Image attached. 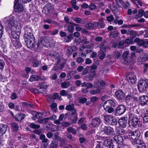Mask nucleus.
Masks as SVG:
<instances>
[{
    "mask_svg": "<svg viewBox=\"0 0 148 148\" xmlns=\"http://www.w3.org/2000/svg\"><path fill=\"white\" fill-rule=\"evenodd\" d=\"M21 104L23 107H27L28 108H32L34 105L33 104L30 103L29 102H22Z\"/></svg>",
    "mask_w": 148,
    "mask_h": 148,
    "instance_id": "ea45409f",
    "label": "nucleus"
},
{
    "mask_svg": "<svg viewBox=\"0 0 148 148\" xmlns=\"http://www.w3.org/2000/svg\"><path fill=\"white\" fill-rule=\"evenodd\" d=\"M138 90L140 93L146 92L148 89V79H140L137 84Z\"/></svg>",
    "mask_w": 148,
    "mask_h": 148,
    "instance_id": "7ed1b4c3",
    "label": "nucleus"
},
{
    "mask_svg": "<svg viewBox=\"0 0 148 148\" xmlns=\"http://www.w3.org/2000/svg\"><path fill=\"white\" fill-rule=\"evenodd\" d=\"M117 123V119H116L113 118V117H112L108 124L111 125H116Z\"/></svg>",
    "mask_w": 148,
    "mask_h": 148,
    "instance_id": "c03bdc74",
    "label": "nucleus"
},
{
    "mask_svg": "<svg viewBox=\"0 0 148 148\" xmlns=\"http://www.w3.org/2000/svg\"><path fill=\"white\" fill-rule=\"evenodd\" d=\"M21 28L20 26V25H17L16 26L14 27V29L12 30V31L15 32L20 33H21Z\"/></svg>",
    "mask_w": 148,
    "mask_h": 148,
    "instance_id": "79ce46f5",
    "label": "nucleus"
},
{
    "mask_svg": "<svg viewBox=\"0 0 148 148\" xmlns=\"http://www.w3.org/2000/svg\"><path fill=\"white\" fill-rule=\"evenodd\" d=\"M60 145L61 146H64L66 144V141L64 139H59Z\"/></svg>",
    "mask_w": 148,
    "mask_h": 148,
    "instance_id": "4d7b16f0",
    "label": "nucleus"
},
{
    "mask_svg": "<svg viewBox=\"0 0 148 148\" xmlns=\"http://www.w3.org/2000/svg\"><path fill=\"white\" fill-rule=\"evenodd\" d=\"M79 102L82 104L84 103L87 100V99L85 97H80L78 98Z\"/></svg>",
    "mask_w": 148,
    "mask_h": 148,
    "instance_id": "a18cd8bd",
    "label": "nucleus"
},
{
    "mask_svg": "<svg viewBox=\"0 0 148 148\" xmlns=\"http://www.w3.org/2000/svg\"><path fill=\"white\" fill-rule=\"evenodd\" d=\"M144 10L142 9H140L138 10V13L136 15L137 18H140L144 16Z\"/></svg>",
    "mask_w": 148,
    "mask_h": 148,
    "instance_id": "72a5a7b5",
    "label": "nucleus"
},
{
    "mask_svg": "<svg viewBox=\"0 0 148 148\" xmlns=\"http://www.w3.org/2000/svg\"><path fill=\"white\" fill-rule=\"evenodd\" d=\"M5 63L3 60H0V69L2 70L4 69V66Z\"/></svg>",
    "mask_w": 148,
    "mask_h": 148,
    "instance_id": "338daca9",
    "label": "nucleus"
},
{
    "mask_svg": "<svg viewBox=\"0 0 148 148\" xmlns=\"http://www.w3.org/2000/svg\"><path fill=\"white\" fill-rule=\"evenodd\" d=\"M72 34H70L64 38V41L66 42H69L71 41L72 38Z\"/></svg>",
    "mask_w": 148,
    "mask_h": 148,
    "instance_id": "49530a36",
    "label": "nucleus"
},
{
    "mask_svg": "<svg viewBox=\"0 0 148 148\" xmlns=\"http://www.w3.org/2000/svg\"><path fill=\"white\" fill-rule=\"evenodd\" d=\"M101 129V130L102 132H104L105 133L108 135H114L115 133L114 129L110 126L102 125Z\"/></svg>",
    "mask_w": 148,
    "mask_h": 148,
    "instance_id": "423d86ee",
    "label": "nucleus"
},
{
    "mask_svg": "<svg viewBox=\"0 0 148 148\" xmlns=\"http://www.w3.org/2000/svg\"><path fill=\"white\" fill-rule=\"evenodd\" d=\"M121 127H117L116 129V133L118 135H115L113 137V139H123V136L121 135H123L125 133V130L123 128H121Z\"/></svg>",
    "mask_w": 148,
    "mask_h": 148,
    "instance_id": "1a4fd4ad",
    "label": "nucleus"
},
{
    "mask_svg": "<svg viewBox=\"0 0 148 148\" xmlns=\"http://www.w3.org/2000/svg\"><path fill=\"white\" fill-rule=\"evenodd\" d=\"M12 42L13 45V46L16 48H20L22 47L21 43L20 42L19 39L12 40Z\"/></svg>",
    "mask_w": 148,
    "mask_h": 148,
    "instance_id": "5701e85b",
    "label": "nucleus"
},
{
    "mask_svg": "<svg viewBox=\"0 0 148 148\" xmlns=\"http://www.w3.org/2000/svg\"><path fill=\"white\" fill-rule=\"evenodd\" d=\"M96 90H92L90 91V93L92 95H95L96 94H100L101 92V90L99 88H97Z\"/></svg>",
    "mask_w": 148,
    "mask_h": 148,
    "instance_id": "37998d69",
    "label": "nucleus"
},
{
    "mask_svg": "<svg viewBox=\"0 0 148 148\" xmlns=\"http://www.w3.org/2000/svg\"><path fill=\"white\" fill-rule=\"evenodd\" d=\"M116 101L109 99L104 102L103 107L105 111L109 113H111L114 111V108L116 107Z\"/></svg>",
    "mask_w": 148,
    "mask_h": 148,
    "instance_id": "f03ea898",
    "label": "nucleus"
},
{
    "mask_svg": "<svg viewBox=\"0 0 148 148\" xmlns=\"http://www.w3.org/2000/svg\"><path fill=\"white\" fill-rule=\"evenodd\" d=\"M43 8V9L42 11V12L44 13L46 15L48 16L50 14L51 11L49 9H47L46 8Z\"/></svg>",
    "mask_w": 148,
    "mask_h": 148,
    "instance_id": "3c124183",
    "label": "nucleus"
},
{
    "mask_svg": "<svg viewBox=\"0 0 148 148\" xmlns=\"http://www.w3.org/2000/svg\"><path fill=\"white\" fill-rule=\"evenodd\" d=\"M110 9L111 10L114 16L115 15H118L119 14V11L114 6L111 7Z\"/></svg>",
    "mask_w": 148,
    "mask_h": 148,
    "instance_id": "e433bc0d",
    "label": "nucleus"
},
{
    "mask_svg": "<svg viewBox=\"0 0 148 148\" xmlns=\"http://www.w3.org/2000/svg\"><path fill=\"white\" fill-rule=\"evenodd\" d=\"M11 127L12 129L13 132H16L18 131L19 128L18 124L16 123H12L11 124Z\"/></svg>",
    "mask_w": 148,
    "mask_h": 148,
    "instance_id": "bb28decb",
    "label": "nucleus"
},
{
    "mask_svg": "<svg viewBox=\"0 0 148 148\" xmlns=\"http://www.w3.org/2000/svg\"><path fill=\"white\" fill-rule=\"evenodd\" d=\"M32 31L31 27L28 26L25 27L23 38L27 46L29 48H34L36 44V41Z\"/></svg>",
    "mask_w": 148,
    "mask_h": 148,
    "instance_id": "f257e3e1",
    "label": "nucleus"
},
{
    "mask_svg": "<svg viewBox=\"0 0 148 148\" xmlns=\"http://www.w3.org/2000/svg\"><path fill=\"white\" fill-rule=\"evenodd\" d=\"M119 33L117 31H113L110 32L109 34V36L111 38H115L119 36Z\"/></svg>",
    "mask_w": 148,
    "mask_h": 148,
    "instance_id": "c85d7f7f",
    "label": "nucleus"
},
{
    "mask_svg": "<svg viewBox=\"0 0 148 148\" xmlns=\"http://www.w3.org/2000/svg\"><path fill=\"white\" fill-rule=\"evenodd\" d=\"M138 121L139 119L137 116L132 113L130 114L128 121L129 127L132 128H136Z\"/></svg>",
    "mask_w": 148,
    "mask_h": 148,
    "instance_id": "20e7f679",
    "label": "nucleus"
},
{
    "mask_svg": "<svg viewBox=\"0 0 148 148\" xmlns=\"http://www.w3.org/2000/svg\"><path fill=\"white\" fill-rule=\"evenodd\" d=\"M41 62L38 60L37 59L33 58L32 61V66L34 68L38 67L40 64Z\"/></svg>",
    "mask_w": 148,
    "mask_h": 148,
    "instance_id": "a878e982",
    "label": "nucleus"
},
{
    "mask_svg": "<svg viewBox=\"0 0 148 148\" xmlns=\"http://www.w3.org/2000/svg\"><path fill=\"white\" fill-rule=\"evenodd\" d=\"M96 75L95 71H91L89 75H87L88 79L90 81L93 80L94 78Z\"/></svg>",
    "mask_w": 148,
    "mask_h": 148,
    "instance_id": "cd10ccee",
    "label": "nucleus"
},
{
    "mask_svg": "<svg viewBox=\"0 0 148 148\" xmlns=\"http://www.w3.org/2000/svg\"><path fill=\"white\" fill-rule=\"evenodd\" d=\"M105 56L106 53L101 52L99 55L100 59L101 60H103L105 58Z\"/></svg>",
    "mask_w": 148,
    "mask_h": 148,
    "instance_id": "774afa93",
    "label": "nucleus"
},
{
    "mask_svg": "<svg viewBox=\"0 0 148 148\" xmlns=\"http://www.w3.org/2000/svg\"><path fill=\"white\" fill-rule=\"evenodd\" d=\"M71 84L69 82H64L62 83L61 87L63 88H66L69 87Z\"/></svg>",
    "mask_w": 148,
    "mask_h": 148,
    "instance_id": "58836bf2",
    "label": "nucleus"
},
{
    "mask_svg": "<svg viewBox=\"0 0 148 148\" xmlns=\"http://www.w3.org/2000/svg\"><path fill=\"white\" fill-rule=\"evenodd\" d=\"M115 95L117 99L119 101L123 100L124 99L125 94L121 90H117L115 92Z\"/></svg>",
    "mask_w": 148,
    "mask_h": 148,
    "instance_id": "ddd939ff",
    "label": "nucleus"
},
{
    "mask_svg": "<svg viewBox=\"0 0 148 148\" xmlns=\"http://www.w3.org/2000/svg\"><path fill=\"white\" fill-rule=\"evenodd\" d=\"M77 50L76 46H72L69 47L66 51V54L69 56L71 55L72 53Z\"/></svg>",
    "mask_w": 148,
    "mask_h": 148,
    "instance_id": "4be33fe9",
    "label": "nucleus"
},
{
    "mask_svg": "<svg viewBox=\"0 0 148 148\" xmlns=\"http://www.w3.org/2000/svg\"><path fill=\"white\" fill-rule=\"evenodd\" d=\"M126 77L129 83L133 85L136 84L137 79L135 73H134L129 72L127 74Z\"/></svg>",
    "mask_w": 148,
    "mask_h": 148,
    "instance_id": "39448f33",
    "label": "nucleus"
},
{
    "mask_svg": "<svg viewBox=\"0 0 148 148\" xmlns=\"http://www.w3.org/2000/svg\"><path fill=\"white\" fill-rule=\"evenodd\" d=\"M73 21L76 23H79L81 22L82 21V20L80 18L77 17L73 19Z\"/></svg>",
    "mask_w": 148,
    "mask_h": 148,
    "instance_id": "0e129e2a",
    "label": "nucleus"
},
{
    "mask_svg": "<svg viewBox=\"0 0 148 148\" xmlns=\"http://www.w3.org/2000/svg\"><path fill=\"white\" fill-rule=\"evenodd\" d=\"M19 0H15L14 5V9L16 12L21 14L24 9L23 5L21 3H18Z\"/></svg>",
    "mask_w": 148,
    "mask_h": 148,
    "instance_id": "6e6552de",
    "label": "nucleus"
},
{
    "mask_svg": "<svg viewBox=\"0 0 148 148\" xmlns=\"http://www.w3.org/2000/svg\"><path fill=\"white\" fill-rule=\"evenodd\" d=\"M10 98L12 100L16 99L17 98V96L16 93L15 92H13L11 94Z\"/></svg>",
    "mask_w": 148,
    "mask_h": 148,
    "instance_id": "864d4df0",
    "label": "nucleus"
},
{
    "mask_svg": "<svg viewBox=\"0 0 148 148\" xmlns=\"http://www.w3.org/2000/svg\"><path fill=\"white\" fill-rule=\"evenodd\" d=\"M48 86L46 85L45 82H40L39 84V89L40 90V93H45L46 92L47 90V88Z\"/></svg>",
    "mask_w": 148,
    "mask_h": 148,
    "instance_id": "2eb2a0df",
    "label": "nucleus"
},
{
    "mask_svg": "<svg viewBox=\"0 0 148 148\" xmlns=\"http://www.w3.org/2000/svg\"><path fill=\"white\" fill-rule=\"evenodd\" d=\"M89 67L87 66L84 69H83V71L82 73V75H85L88 72V68H89Z\"/></svg>",
    "mask_w": 148,
    "mask_h": 148,
    "instance_id": "e2e57ef3",
    "label": "nucleus"
},
{
    "mask_svg": "<svg viewBox=\"0 0 148 148\" xmlns=\"http://www.w3.org/2000/svg\"><path fill=\"white\" fill-rule=\"evenodd\" d=\"M112 116H111L106 115L104 116L105 120L106 122L108 123H109V121L111 119Z\"/></svg>",
    "mask_w": 148,
    "mask_h": 148,
    "instance_id": "13d9d810",
    "label": "nucleus"
},
{
    "mask_svg": "<svg viewBox=\"0 0 148 148\" xmlns=\"http://www.w3.org/2000/svg\"><path fill=\"white\" fill-rule=\"evenodd\" d=\"M9 108L11 109H14L15 108V104L12 102H9L8 104Z\"/></svg>",
    "mask_w": 148,
    "mask_h": 148,
    "instance_id": "680f3d73",
    "label": "nucleus"
},
{
    "mask_svg": "<svg viewBox=\"0 0 148 148\" xmlns=\"http://www.w3.org/2000/svg\"><path fill=\"white\" fill-rule=\"evenodd\" d=\"M59 95L58 93L55 92L54 93L53 96L51 97H49V99L51 100L54 101L55 99H56L58 98Z\"/></svg>",
    "mask_w": 148,
    "mask_h": 148,
    "instance_id": "de8ad7c7",
    "label": "nucleus"
},
{
    "mask_svg": "<svg viewBox=\"0 0 148 148\" xmlns=\"http://www.w3.org/2000/svg\"><path fill=\"white\" fill-rule=\"evenodd\" d=\"M40 79V77L38 75H33L30 76L29 80L31 82L34 81H38Z\"/></svg>",
    "mask_w": 148,
    "mask_h": 148,
    "instance_id": "c756f323",
    "label": "nucleus"
},
{
    "mask_svg": "<svg viewBox=\"0 0 148 148\" xmlns=\"http://www.w3.org/2000/svg\"><path fill=\"white\" fill-rule=\"evenodd\" d=\"M85 26L87 29L89 30L92 29L95 27V22L93 23H88Z\"/></svg>",
    "mask_w": 148,
    "mask_h": 148,
    "instance_id": "4c0bfd02",
    "label": "nucleus"
},
{
    "mask_svg": "<svg viewBox=\"0 0 148 148\" xmlns=\"http://www.w3.org/2000/svg\"><path fill=\"white\" fill-rule=\"evenodd\" d=\"M61 125L63 127H67L71 125L70 123L66 121H63L61 124Z\"/></svg>",
    "mask_w": 148,
    "mask_h": 148,
    "instance_id": "5fc2aeb1",
    "label": "nucleus"
},
{
    "mask_svg": "<svg viewBox=\"0 0 148 148\" xmlns=\"http://www.w3.org/2000/svg\"><path fill=\"white\" fill-rule=\"evenodd\" d=\"M148 60V54L145 53L140 55L137 60V62L141 64L143 62Z\"/></svg>",
    "mask_w": 148,
    "mask_h": 148,
    "instance_id": "4468645a",
    "label": "nucleus"
},
{
    "mask_svg": "<svg viewBox=\"0 0 148 148\" xmlns=\"http://www.w3.org/2000/svg\"><path fill=\"white\" fill-rule=\"evenodd\" d=\"M103 144L108 148H114V147L112 143V139H106L103 142Z\"/></svg>",
    "mask_w": 148,
    "mask_h": 148,
    "instance_id": "aec40b11",
    "label": "nucleus"
},
{
    "mask_svg": "<svg viewBox=\"0 0 148 148\" xmlns=\"http://www.w3.org/2000/svg\"><path fill=\"white\" fill-rule=\"evenodd\" d=\"M3 26L0 23V39L2 37L3 34Z\"/></svg>",
    "mask_w": 148,
    "mask_h": 148,
    "instance_id": "052dcab7",
    "label": "nucleus"
},
{
    "mask_svg": "<svg viewBox=\"0 0 148 148\" xmlns=\"http://www.w3.org/2000/svg\"><path fill=\"white\" fill-rule=\"evenodd\" d=\"M44 22L45 23H49V24H56L57 23V22L53 21L51 19H47V20H45L44 21Z\"/></svg>",
    "mask_w": 148,
    "mask_h": 148,
    "instance_id": "bf43d9fd",
    "label": "nucleus"
},
{
    "mask_svg": "<svg viewBox=\"0 0 148 148\" xmlns=\"http://www.w3.org/2000/svg\"><path fill=\"white\" fill-rule=\"evenodd\" d=\"M121 53L119 51H116L112 53L113 58L115 60L119 58L121 56Z\"/></svg>",
    "mask_w": 148,
    "mask_h": 148,
    "instance_id": "7c9ffc66",
    "label": "nucleus"
},
{
    "mask_svg": "<svg viewBox=\"0 0 148 148\" xmlns=\"http://www.w3.org/2000/svg\"><path fill=\"white\" fill-rule=\"evenodd\" d=\"M139 104L142 106L146 105L148 102V96L147 95H143L138 99Z\"/></svg>",
    "mask_w": 148,
    "mask_h": 148,
    "instance_id": "9b49d317",
    "label": "nucleus"
},
{
    "mask_svg": "<svg viewBox=\"0 0 148 148\" xmlns=\"http://www.w3.org/2000/svg\"><path fill=\"white\" fill-rule=\"evenodd\" d=\"M126 110V107L123 104H121L118 105L115 110L116 115L120 116L123 114Z\"/></svg>",
    "mask_w": 148,
    "mask_h": 148,
    "instance_id": "0eeeda50",
    "label": "nucleus"
},
{
    "mask_svg": "<svg viewBox=\"0 0 148 148\" xmlns=\"http://www.w3.org/2000/svg\"><path fill=\"white\" fill-rule=\"evenodd\" d=\"M7 125L1 124L0 125V139H2L1 136L5 133L7 130Z\"/></svg>",
    "mask_w": 148,
    "mask_h": 148,
    "instance_id": "a211bd4d",
    "label": "nucleus"
},
{
    "mask_svg": "<svg viewBox=\"0 0 148 148\" xmlns=\"http://www.w3.org/2000/svg\"><path fill=\"white\" fill-rule=\"evenodd\" d=\"M140 133L138 131L131 132L128 134V136L130 139H138L139 138H142V136L140 137Z\"/></svg>",
    "mask_w": 148,
    "mask_h": 148,
    "instance_id": "9d476101",
    "label": "nucleus"
},
{
    "mask_svg": "<svg viewBox=\"0 0 148 148\" xmlns=\"http://www.w3.org/2000/svg\"><path fill=\"white\" fill-rule=\"evenodd\" d=\"M133 95L131 93L128 95L125 96L124 98L125 100L127 102H132V101Z\"/></svg>",
    "mask_w": 148,
    "mask_h": 148,
    "instance_id": "c9c22d12",
    "label": "nucleus"
},
{
    "mask_svg": "<svg viewBox=\"0 0 148 148\" xmlns=\"http://www.w3.org/2000/svg\"><path fill=\"white\" fill-rule=\"evenodd\" d=\"M95 27L99 28H103L105 27V24L102 20L98 22H95Z\"/></svg>",
    "mask_w": 148,
    "mask_h": 148,
    "instance_id": "393cba45",
    "label": "nucleus"
},
{
    "mask_svg": "<svg viewBox=\"0 0 148 148\" xmlns=\"http://www.w3.org/2000/svg\"><path fill=\"white\" fill-rule=\"evenodd\" d=\"M25 116V114L23 113H18L15 115L14 119L16 121L21 122L23 120Z\"/></svg>",
    "mask_w": 148,
    "mask_h": 148,
    "instance_id": "6ab92c4d",
    "label": "nucleus"
},
{
    "mask_svg": "<svg viewBox=\"0 0 148 148\" xmlns=\"http://www.w3.org/2000/svg\"><path fill=\"white\" fill-rule=\"evenodd\" d=\"M118 123L119 125L122 128H125L126 127L127 123V117H123L118 120Z\"/></svg>",
    "mask_w": 148,
    "mask_h": 148,
    "instance_id": "f8f14e48",
    "label": "nucleus"
},
{
    "mask_svg": "<svg viewBox=\"0 0 148 148\" xmlns=\"http://www.w3.org/2000/svg\"><path fill=\"white\" fill-rule=\"evenodd\" d=\"M67 131L69 132L72 133L73 134H76V130L71 127H68L67 129Z\"/></svg>",
    "mask_w": 148,
    "mask_h": 148,
    "instance_id": "8fccbe9b",
    "label": "nucleus"
},
{
    "mask_svg": "<svg viewBox=\"0 0 148 148\" xmlns=\"http://www.w3.org/2000/svg\"><path fill=\"white\" fill-rule=\"evenodd\" d=\"M134 144L136 145L138 148H146V146L143 141L141 139H135L133 141Z\"/></svg>",
    "mask_w": 148,
    "mask_h": 148,
    "instance_id": "dca6fc26",
    "label": "nucleus"
},
{
    "mask_svg": "<svg viewBox=\"0 0 148 148\" xmlns=\"http://www.w3.org/2000/svg\"><path fill=\"white\" fill-rule=\"evenodd\" d=\"M57 139L53 140L50 145L49 148H57L58 143Z\"/></svg>",
    "mask_w": 148,
    "mask_h": 148,
    "instance_id": "f704fd0d",
    "label": "nucleus"
},
{
    "mask_svg": "<svg viewBox=\"0 0 148 148\" xmlns=\"http://www.w3.org/2000/svg\"><path fill=\"white\" fill-rule=\"evenodd\" d=\"M20 34V33L12 31V36L14 40L19 39Z\"/></svg>",
    "mask_w": 148,
    "mask_h": 148,
    "instance_id": "2f4dec72",
    "label": "nucleus"
},
{
    "mask_svg": "<svg viewBox=\"0 0 148 148\" xmlns=\"http://www.w3.org/2000/svg\"><path fill=\"white\" fill-rule=\"evenodd\" d=\"M74 27L72 25H70L68 27V30L70 32H74Z\"/></svg>",
    "mask_w": 148,
    "mask_h": 148,
    "instance_id": "69168bd1",
    "label": "nucleus"
},
{
    "mask_svg": "<svg viewBox=\"0 0 148 148\" xmlns=\"http://www.w3.org/2000/svg\"><path fill=\"white\" fill-rule=\"evenodd\" d=\"M75 40L77 42V43L79 44L81 43H84L83 44H86L89 43V42L88 41L87 37L86 36L78 38L77 39L75 38Z\"/></svg>",
    "mask_w": 148,
    "mask_h": 148,
    "instance_id": "f3484780",
    "label": "nucleus"
},
{
    "mask_svg": "<svg viewBox=\"0 0 148 148\" xmlns=\"http://www.w3.org/2000/svg\"><path fill=\"white\" fill-rule=\"evenodd\" d=\"M129 54V52L127 50L125 51L122 55V57L125 60V61L129 62L128 59V55Z\"/></svg>",
    "mask_w": 148,
    "mask_h": 148,
    "instance_id": "473e14b6",
    "label": "nucleus"
},
{
    "mask_svg": "<svg viewBox=\"0 0 148 148\" xmlns=\"http://www.w3.org/2000/svg\"><path fill=\"white\" fill-rule=\"evenodd\" d=\"M143 122L144 123L148 122V111L146 110L145 113V115L143 118Z\"/></svg>",
    "mask_w": 148,
    "mask_h": 148,
    "instance_id": "a19ab883",
    "label": "nucleus"
},
{
    "mask_svg": "<svg viewBox=\"0 0 148 148\" xmlns=\"http://www.w3.org/2000/svg\"><path fill=\"white\" fill-rule=\"evenodd\" d=\"M68 92L64 90H61L60 93V95L63 96H67L68 95Z\"/></svg>",
    "mask_w": 148,
    "mask_h": 148,
    "instance_id": "6e6d98bb",
    "label": "nucleus"
},
{
    "mask_svg": "<svg viewBox=\"0 0 148 148\" xmlns=\"http://www.w3.org/2000/svg\"><path fill=\"white\" fill-rule=\"evenodd\" d=\"M101 121L99 118L96 117L93 119L91 122V125L93 127H97L100 124Z\"/></svg>",
    "mask_w": 148,
    "mask_h": 148,
    "instance_id": "412c9836",
    "label": "nucleus"
},
{
    "mask_svg": "<svg viewBox=\"0 0 148 148\" xmlns=\"http://www.w3.org/2000/svg\"><path fill=\"white\" fill-rule=\"evenodd\" d=\"M134 41L131 39L127 38L125 40L124 42L126 44H134Z\"/></svg>",
    "mask_w": 148,
    "mask_h": 148,
    "instance_id": "603ef678",
    "label": "nucleus"
},
{
    "mask_svg": "<svg viewBox=\"0 0 148 148\" xmlns=\"http://www.w3.org/2000/svg\"><path fill=\"white\" fill-rule=\"evenodd\" d=\"M98 47L100 49V50L102 52H106V50L108 48V46L106 45H104V43L102 42L99 45Z\"/></svg>",
    "mask_w": 148,
    "mask_h": 148,
    "instance_id": "b1692460",
    "label": "nucleus"
},
{
    "mask_svg": "<svg viewBox=\"0 0 148 148\" xmlns=\"http://www.w3.org/2000/svg\"><path fill=\"white\" fill-rule=\"evenodd\" d=\"M29 126L31 128L35 129H38L40 127V125H36L34 123H31Z\"/></svg>",
    "mask_w": 148,
    "mask_h": 148,
    "instance_id": "09e8293b",
    "label": "nucleus"
}]
</instances>
